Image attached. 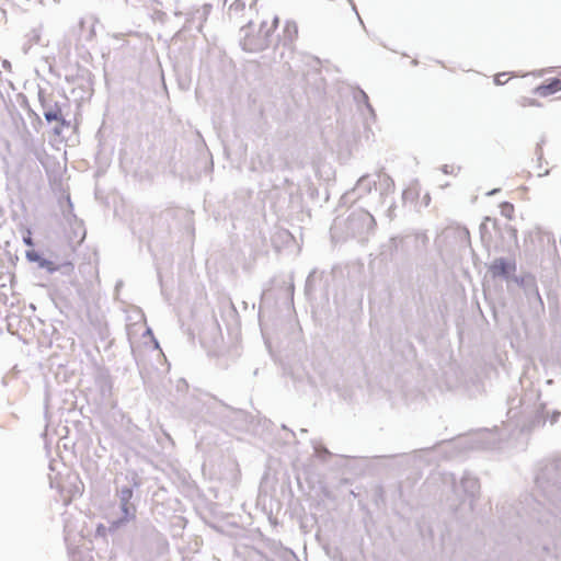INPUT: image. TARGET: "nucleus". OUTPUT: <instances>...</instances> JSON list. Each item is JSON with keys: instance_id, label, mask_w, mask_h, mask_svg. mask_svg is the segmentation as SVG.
Masks as SVG:
<instances>
[{"instance_id": "2", "label": "nucleus", "mask_w": 561, "mask_h": 561, "mask_svg": "<svg viewBox=\"0 0 561 561\" xmlns=\"http://www.w3.org/2000/svg\"><path fill=\"white\" fill-rule=\"evenodd\" d=\"M561 91V75L556 78H547L534 89V93L540 98H547Z\"/></svg>"}, {"instance_id": "4", "label": "nucleus", "mask_w": 561, "mask_h": 561, "mask_svg": "<svg viewBox=\"0 0 561 561\" xmlns=\"http://www.w3.org/2000/svg\"><path fill=\"white\" fill-rule=\"evenodd\" d=\"M131 495H133V492H131L130 489H125L123 491L122 510H123L124 516L118 522H113L112 523V527L117 528L118 526H121L122 524L128 522L129 519H131L135 516V508L129 503V500H130Z\"/></svg>"}, {"instance_id": "7", "label": "nucleus", "mask_w": 561, "mask_h": 561, "mask_svg": "<svg viewBox=\"0 0 561 561\" xmlns=\"http://www.w3.org/2000/svg\"><path fill=\"white\" fill-rule=\"evenodd\" d=\"M44 116L47 122H64L62 113L59 107L49 108L44 112Z\"/></svg>"}, {"instance_id": "9", "label": "nucleus", "mask_w": 561, "mask_h": 561, "mask_svg": "<svg viewBox=\"0 0 561 561\" xmlns=\"http://www.w3.org/2000/svg\"><path fill=\"white\" fill-rule=\"evenodd\" d=\"M507 81V78H506V75L505 73H497L495 77H494V82L495 84H504L505 82Z\"/></svg>"}, {"instance_id": "6", "label": "nucleus", "mask_w": 561, "mask_h": 561, "mask_svg": "<svg viewBox=\"0 0 561 561\" xmlns=\"http://www.w3.org/2000/svg\"><path fill=\"white\" fill-rule=\"evenodd\" d=\"M284 36L287 41H294L298 36L296 22L287 21L284 26Z\"/></svg>"}, {"instance_id": "12", "label": "nucleus", "mask_w": 561, "mask_h": 561, "mask_svg": "<svg viewBox=\"0 0 561 561\" xmlns=\"http://www.w3.org/2000/svg\"><path fill=\"white\" fill-rule=\"evenodd\" d=\"M27 257L30 260H35L36 259V255L35 254H32V253H27Z\"/></svg>"}, {"instance_id": "11", "label": "nucleus", "mask_w": 561, "mask_h": 561, "mask_svg": "<svg viewBox=\"0 0 561 561\" xmlns=\"http://www.w3.org/2000/svg\"><path fill=\"white\" fill-rule=\"evenodd\" d=\"M23 241H24V243H25L26 245H28V247H33V245H34L33 240H32V233H31V231H30V230H27V233H26V236L23 238Z\"/></svg>"}, {"instance_id": "8", "label": "nucleus", "mask_w": 561, "mask_h": 561, "mask_svg": "<svg viewBox=\"0 0 561 561\" xmlns=\"http://www.w3.org/2000/svg\"><path fill=\"white\" fill-rule=\"evenodd\" d=\"M500 210H501V215L507 219H513L514 217V213H515V208H514V205L508 203V202H503L501 205H500Z\"/></svg>"}, {"instance_id": "3", "label": "nucleus", "mask_w": 561, "mask_h": 561, "mask_svg": "<svg viewBox=\"0 0 561 561\" xmlns=\"http://www.w3.org/2000/svg\"><path fill=\"white\" fill-rule=\"evenodd\" d=\"M516 270L514 261H506L504 259H496L490 265V272L493 277H507Z\"/></svg>"}, {"instance_id": "5", "label": "nucleus", "mask_w": 561, "mask_h": 561, "mask_svg": "<svg viewBox=\"0 0 561 561\" xmlns=\"http://www.w3.org/2000/svg\"><path fill=\"white\" fill-rule=\"evenodd\" d=\"M278 22H279V20L276 15L270 16L261 22V24H260L259 28H256V31L268 43L270 37L272 36V34L275 32V30L278 26Z\"/></svg>"}, {"instance_id": "10", "label": "nucleus", "mask_w": 561, "mask_h": 561, "mask_svg": "<svg viewBox=\"0 0 561 561\" xmlns=\"http://www.w3.org/2000/svg\"><path fill=\"white\" fill-rule=\"evenodd\" d=\"M522 106H534L536 105V101L529 98H523L520 101Z\"/></svg>"}, {"instance_id": "1", "label": "nucleus", "mask_w": 561, "mask_h": 561, "mask_svg": "<svg viewBox=\"0 0 561 561\" xmlns=\"http://www.w3.org/2000/svg\"><path fill=\"white\" fill-rule=\"evenodd\" d=\"M266 39L256 31L253 25H248L244 28L242 38V47L244 50L254 53L264 49L267 46Z\"/></svg>"}]
</instances>
